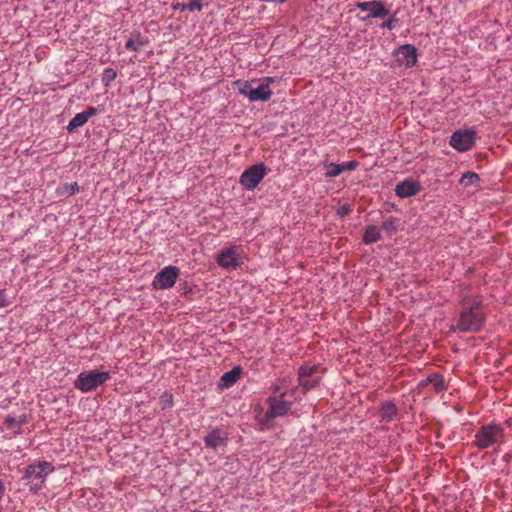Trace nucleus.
<instances>
[{
    "label": "nucleus",
    "mask_w": 512,
    "mask_h": 512,
    "mask_svg": "<svg viewBox=\"0 0 512 512\" xmlns=\"http://www.w3.org/2000/svg\"><path fill=\"white\" fill-rule=\"evenodd\" d=\"M296 390L297 388L285 389L284 392L278 395H270L267 398V411L257 415L262 430L272 428L274 418L288 415L292 407L291 398L294 397Z\"/></svg>",
    "instance_id": "1"
},
{
    "label": "nucleus",
    "mask_w": 512,
    "mask_h": 512,
    "mask_svg": "<svg viewBox=\"0 0 512 512\" xmlns=\"http://www.w3.org/2000/svg\"><path fill=\"white\" fill-rule=\"evenodd\" d=\"M481 298L475 297L472 302L463 300V309L460 312L456 329L463 333L479 332L485 324L486 316L481 309Z\"/></svg>",
    "instance_id": "2"
},
{
    "label": "nucleus",
    "mask_w": 512,
    "mask_h": 512,
    "mask_svg": "<svg viewBox=\"0 0 512 512\" xmlns=\"http://www.w3.org/2000/svg\"><path fill=\"white\" fill-rule=\"evenodd\" d=\"M54 471V466L48 461H39L25 468L23 479L31 493H38L45 485L46 478Z\"/></svg>",
    "instance_id": "3"
},
{
    "label": "nucleus",
    "mask_w": 512,
    "mask_h": 512,
    "mask_svg": "<svg viewBox=\"0 0 512 512\" xmlns=\"http://www.w3.org/2000/svg\"><path fill=\"white\" fill-rule=\"evenodd\" d=\"M505 431L496 423L481 426L474 435L473 444L480 450L502 443Z\"/></svg>",
    "instance_id": "4"
},
{
    "label": "nucleus",
    "mask_w": 512,
    "mask_h": 512,
    "mask_svg": "<svg viewBox=\"0 0 512 512\" xmlns=\"http://www.w3.org/2000/svg\"><path fill=\"white\" fill-rule=\"evenodd\" d=\"M110 379V371H82L74 381V387L83 393H88L103 386Z\"/></svg>",
    "instance_id": "5"
},
{
    "label": "nucleus",
    "mask_w": 512,
    "mask_h": 512,
    "mask_svg": "<svg viewBox=\"0 0 512 512\" xmlns=\"http://www.w3.org/2000/svg\"><path fill=\"white\" fill-rule=\"evenodd\" d=\"M269 172L270 169L263 163L252 165L243 171L239 183L246 190H254Z\"/></svg>",
    "instance_id": "6"
},
{
    "label": "nucleus",
    "mask_w": 512,
    "mask_h": 512,
    "mask_svg": "<svg viewBox=\"0 0 512 512\" xmlns=\"http://www.w3.org/2000/svg\"><path fill=\"white\" fill-rule=\"evenodd\" d=\"M242 254L240 246L225 247L219 251L216 262L223 269H236L243 263Z\"/></svg>",
    "instance_id": "7"
},
{
    "label": "nucleus",
    "mask_w": 512,
    "mask_h": 512,
    "mask_svg": "<svg viewBox=\"0 0 512 512\" xmlns=\"http://www.w3.org/2000/svg\"><path fill=\"white\" fill-rule=\"evenodd\" d=\"M477 133L472 129L456 130L450 138L449 144L459 152L469 151L475 144Z\"/></svg>",
    "instance_id": "8"
},
{
    "label": "nucleus",
    "mask_w": 512,
    "mask_h": 512,
    "mask_svg": "<svg viewBox=\"0 0 512 512\" xmlns=\"http://www.w3.org/2000/svg\"><path fill=\"white\" fill-rule=\"evenodd\" d=\"M180 274V270L176 266H166L161 269L152 281V286L157 290H166L172 288Z\"/></svg>",
    "instance_id": "9"
},
{
    "label": "nucleus",
    "mask_w": 512,
    "mask_h": 512,
    "mask_svg": "<svg viewBox=\"0 0 512 512\" xmlns=\"http://www.w3.org/2000/svg\"><path fill=\"white\" fill-rule=\"evenodd\" d=\"M299 387L304 393L317 387L320 383L321 376L319 374V366L303 365L298 371Z\"/></svg>",
    "instance_id": "10"
},
{
    "label": "nucleus",
    "mask_w": 512,
    "mask_h": 512,
    "mask_svg": "<svg viewBox=\"0 0 512 512\" xmlns=\"http://www.w3.org/2000/svg\"><path fill=\"white\" fill-rule=\"evenodd\" d=\"M356 7L361 11L368 12V15L363 18V20L370 18H384L389 14V10L385 7L384 2L378 0L357 2Z\"/></svg>",
    "instance_id": "11"
},
{
    "label": "nucleus",
    "mask_w": 512,
    "mask_h": 512,
    "mask_svg": "<svg viewBox=\"0 0 512 512\" xmlns=\"http://www.w3.org/2000/svg\"><path fill=\"white\" fill-rule=\"evenodd\" d=\"M274 78L265 77L262 80L258 81L259 84L257 87H253L251 91V96L249 98L250 102L256 101H268L272 96V91L270 89V85L274 82Z\"/></svg>",
    "instance_id": "12"
},
{
    "label": "nucleus",
    "mask_w": 512,
    "mask_h": 512,
    "mask_svg": "<svg viewBox=\"0 0 512 512\" xmlns=\"http://www.w3.org/2000/svg\"><path fill=\"white\" fill-rule=\"evenodd\" d=\"M396 57L400 66L410 68L417 62V50L414 46L406 44L398 48Z\"/></svg>",
    "instance_id": "13"
},
{
    "label": "nucleus",
    "mask_w": 512,
    "mask_h": 512,
    "mask_svg": "<svg viewBox=\"0 0 512 512\" xmlns=\"http://www.w3.org/2000/svg\"><path fill=\"white\" fill-rule=\"evenodd\" d=\"M421 191V185L412 178H407L398 183L395 187V193L400 198H408L418 194Z\"/></svg>",
    "instance_id": "14"
},
{
    "label": "nucleus",
    "mask_w": 512,
    "mask_h": 512,
    "mask_svg": "<svg viewBox=\"0 0 512 512\" xmlns=\"http://www.w3.org/2000/svg\"><path fill=\"white\" fill-rule=\"evenodd\" d=\"M228 437L225 432L219 428L212 429L205 437V446L214 450L225 447Z\"/></svg>",
    "instance_id": "15"
},
{
    "label": "nucleus",
    "mask_w": 512,
    "mask_h": 512,
    "mask_svg": "<svg viewBox=\"0 0 512 512\" xmlns=\"http://www.w3.org/2000/svg\"><path fill=\"white\" fill-rule=\"evenodd\" d=\"M97 114V109L94 107L88 108L86 111L77 113L68 123L67 130L69 132L75 131L77 128L85 125L88 120Z\"/></svg>",
    "instance_id": "16"
},
{
    "label": "nucleus",
    "mask_w": 512,
    "mask_h": 512,
    "mask_svg": "<svg viewBox=\"0 0 512 512\" xmlns=\"http://www.w3.org/2000/svg\"><path fill=\"white\" fill-rule=\"evenodd\" d=\"M148 44L149 40L147 37L142 36L140 33H135L126 41L125 48L129 51L140 52Z\"/></svg>",
    "instance_id": "17"
},
{
    "label": "nucleus",
    "mask_w": 512,
    "mask_h": 512,
    "mask_svg": "<svg viewBox=\"0 0 512 512\" xmlns=\"http://www.w3.org/2000/svg\"><path fill=\"white\" fill-rule=\"evenodd\" d=\"M242 373L241 367H234L232 370L225 372L220 379V386L223 388H229L233 386L240 378Z\"/></svg>",
    "instance_id": "18"
},
{
    "label": "nucleus",
    "mask_w": 512,
    "mask_h": 512,
    "mask_svg": "<svg viewBox=\"0 0 512 512\" xmlns=\"http://www.w3.org/2000/svg\"><path fill=\"white\" fill-rule=\"evenodd\" d=\"M427 383L433 385L435 392L439 393L447 389V385L445 383V379L442 375L438 373L430 374L425 382H422V386H426Z\"/></svg>",
    "instance_id": "19"
},
{
    "label": "nucleus",
    "mask_w": 512,
    "mask_h": 512,
    "mask_svg": "<svg viewBox=\"0 0 512 512\" xmlns=\"http://www.w3.org/2000/svg\"><path fill=\"white\" fill-rule=\"evenodd\" d=\"M382 421L390 422L397 414V408L392 402H385L379 411Z\"/></svg>",
    "instance_id": "20"
},
{
    "label": "nucleus",
    "mask_w": 512,
    "mask_h": 512,
    "mask_svg": "<svg viewBox=\"0 0 512 512\" xmlns=\"http://www.w3.org/2000/svg\"><path fill=\"white\" fill-rule=\"evenodd\" d=\"M381 238L380 229L377 226H368L363 235V242L367 245L377 242Z\"/></svg>",
    "instance_id": "21"
},
{
    "label": "nucleus",
    "mask_w": 512,
    "mask_h": 512,
    "mask_svg": "<svg viewBox=\"0 0 512 512\" xmlns=\"http://www.w3.org/2000/svg\"><path fill=\"white\" fill-rule=\"evenodd\" d=\"M258 83V80L251 81H236L235 85L238 87L239 93L247 97L248 99L251 96V91L253 90V84Z\"/></svg>",
    "instance_id": "22"
},
{
    "label": "nucleus",
    "mask_w": 512,
    "mask_h": 512,
    "mask_svg": "<svg viewBox=\"0 0 512 512\" xmlns=\"http://www.w3.org/2000/svg\"><path fill=\"white\" fill-rule=\"evenodd\" d=\"M324 169H325V175L330 178L337 177L342 173L340 164H336V163H326V164H324Z\"/></svg>",
    "instance_id": "23"
},
{
    "label": "nucleus",
    "mask_w": 512,
    "mask_h": 512,
    "mask_svg": "<svg viewBox=\"0 0 512 512\" xmlns=\"http://www.w3.org/2000/svg\"><path fill=\"white\" fill-rule=\"evenodd\" d=\"M479 181V176L473 172L465 173L460 180L461 184H463L464 186L477 185Z\"/></svg>",
    "instance_id": "24"
},
{
    "label": "nucleus",
    "mask_w": 512,
    "mask_h": 512,
    "mask_svg": "<svg viewBox=\"0 0 512 512\" xmlns=\"http://www.w3.org/2000/svg\"><path fill=\"white\" fill-rule=\"evenodd\" d=\"M383 229L386 231L393 233L397 230L398 227V220L394 217H389L388 219L384 220L382 223Z\"/></svg>",
    "instance_id": "25"
},
{
    "label": "nucleus",
    "mask_w": 512,
    "mask_h": 512,
    "mask_svg": "<svg viewBox=\"0 0 512 512\" xmlns=\"http://www.w3.org/2000/svg\"><path fill=\"white\" fill-rule=\"evenodd\" d=\"M59 190L62 194L67 193L69 195H73L79 191V186L76 182L64 184L59 187Z\"/></svg>",
    "instance_id": "26"
},
{
    "label": "nucleus",
    "mask_w": 512,
    "mask_h": 512,
    "mask_svg": "<svg viewBox=\"0 0 512 512\" xmlns=\"http://www.w3.org/2000/svg\"><path fill=\"white\" fill-rule=\"evenodd\" d=\"M117 74L115 70L111 68H106L103 72V83L107 86L110 82H112L116 78Z\"/></svg>",
    "instance_id": "27"
},
{
    "label": "nucleus",
    "mask_w": 512,
    "mask_h": 512,
    "mask_svg": "<svg viewBox=\"0 0 512 512\" xmlns=\"http://www.w3.org/2000/svg\"><path fill=\"white\" fill-rule=\"evenodd\" d=\"M185 7L189 11H201L203 8V0H190Z\"/></svg>",
    "instance_id": "28"
},
{
    "label": "nucleus",
    "mask_w": 512,
    "mask_h": 512,
    "mask_svg": "<svg viewBox=\"0 0 512 512\" xmlns=\"http://www.w3.org/2000/svg\"><path fill=\"white\" fill-rule=\"evenodd\" d=\"M359 163L357 161H348L346 163L340 164V168L343 171H353L358 167Z\"/></svg>",
    "instance_id": "29"
},
{
    "label": "nucleus",
    "mask_w": 512,
    "mask_h": 512,
    "mask_svg": "<svg viewBox=\"0 0 512 512\" xmlns=\"http://www.w3.org/2000/svg\"><path fill=\"white\" fill-rule=\"evenodd\" d=\"M397 18L395 15L391 16L389 19H387L386 21H384L382 23V27L383 28H387L389 30H393L395 27H396V23H397Z\"/></svg>",
    "instance_id": "30"
},
{
    "label": "nucleus",
    "mask_w": 512,
    "mask_h": 512,
    "mask_svg": "<svg viewBox=\"0 0 512 512\" xmlns=\"http://www.w3.org/2000/svg\"><path fill=\"white\" fill-rule=\"evenodd\" d=\"M9 305V301L6 298L4 290H0V308Z\"/></svg>",
    "instance_id": "31"
},
{
    "label": "nucleus",
    "mask_w": 512,
    "mask_h": 512,
    "mask_svg": "<svg viewBox=\"0 0 512 512\" xmlns=\"http://www.w3.org/2000/svg\"><path fill=\"white\" fill-rule=\"evenodd\" d=\"M172 8H173V10H181V11L186 10L185 4H183V3H174V4H172Z\"/></svg>",
    "instance_id": "32"
},
{
    "label": "nucleus",
    "mask_w": 512,
    "mask_h": 512,
    "mask_svg": "<svg viewBox=\"0 0 512 512\" xmlns=\"http://www.w3.org/2000/svg\"><path fill=\"white\" fill-rule=\"evenodd\" d=\"M271 390L273 392V395H278L280 394L281 392H284L285 390H282V387H280L279 385H274L271 387Z\"/></svg>",
    "instance_id": "33"
},
{
    "label": "nucleus",
    "mask_w": 512,
    "mask_h": 512,
    "mask_svg": "<svg viewBox=\"0 0 512 512\" xmlns=\"http://www.w3.org/2000/svg\"><path fill=\"white\" fill-rule=\"evenodd\" d=\"M282 382H283V384H284V388H286V387H287V381H286V379L284 378V379L282 380Z\"/></svg>",
    "instance_id": "34"
}]
</instances>
